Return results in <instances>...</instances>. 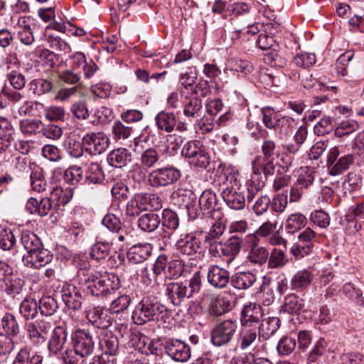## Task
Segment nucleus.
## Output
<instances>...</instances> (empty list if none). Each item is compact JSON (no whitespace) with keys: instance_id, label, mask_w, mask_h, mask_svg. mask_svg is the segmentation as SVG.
Returning a JSON list of instances; mask_svg holds the SVG:
<instances>
[{"instance_id":"nucleus-1","label":"nucleus","mask_w":364,"mask_h":364,"mask_svg":"<svg viewBox=\"0 0 364 364\" xmlns=\"http://www.w3.org/2000/svg\"><path fill=\"white\" fill-rule=\"evenodd\" d=\"M86 268V264L84 267H80L77 272V277L80 282L91 295L95 296H107L119 288V279L114 274H99L90 272Z\"/></svg>"},{"instance_id":"nucleus-30","label":"nucleus","mask_w":364,"mask_h":364,"mask_svg":"<svg viewBox=\"0 0 364 364\" xmlns=\"http://www.w3.org/2000/svg\"><path fill=\"white\" fill-rule=\"evenodd\" d=\"M21 243L27 251L26 255H30L43 247L42 242L39 237L33 232L29 231L22 232Z\"/></svg>"},{"instance_id":"nucleus-45","label":"nucleus","mask_w":364,"mask_h":364,"mask_svg":"<svg viewBox=\"0 0 364 364\" xmlns=\"http://www.w3.org/2000/svg\"><path fill=\"white\" fill-rule=\"evenodd\" d=\"M5 291L13 296L18 294L23 286V281L14 272L3 283Z\"/></svg>"},{"instance_id":"nucleus-23","label":"nucleus","mask_w":364,"mask_h":364,"mask_svg":"<svg viewBox=\"0 0 364 364\" xmlns=\"http://www.w3.org/2000/svg\"><path fill=\"white\" fill-rule=\"evenodd\" d=\"M132 160L131 152L125 148L112 150L107 156L108 164L115 168H122Z\"/></svg>"},{"instance_id":"nucleus-41","label":"nucleus","mask_w":364,"mask_h":364,"mask_svg":"<svg viewBox=\"0 0 364 364\" xmlns=\"http://www.w3.org/2000/svg\"><path fill=\"white\" fill-rule=\"evenodd\" d=\"M1 324L7 336H16L20 331L15 316L11 313H6L1 318Z\"/></svg>"},{"instance_id":"nucleus-27","label":"nucleus","mask_w":364,"mask_h":364,"mask_svg":"<svg viewBox=\"0 0 364 364\" xmlns=\"http://www.w3.org/2000/svg\"><path fill=\"white\" fill-rule=\"evenodd\" d=\"M307 219L301 213H296L289 215L284 224V228L287 233L293 235L306 225Z\"/></svg>"},{"instance_id":"nucleus-32","label":"nucleus","mask_w":364,"mask_h":364,"mask_svg":"<svg viewBox=\"0 0 364 364\" xmlns=\"http://www.w3.org/2000/svg\"><path fill=\"white\" fill-rule=\"evenodd\" d=\"M159 129L166 132H171L176 123V117L172 112H160L155 117Z\"/></svg>"},{"instance_id":"nucleus-54","label":"nucleus","mask_w":364,"mask_h":364,"mask_svg":"<svg viewBox=\"0 0 364 364\" xmlns=\"http://www.w3.org/2000/svg\"><path fill=\"white\" fill-rule=\"evenodd\" d=\"M38 304L41 314L46 316L53 315L58 308L56 301L50 296L43 297L39 300Z\"/></svg>"},{"instance_id":"nucleus-18","label":"nucleus","mask_w":364,"mask_h":364,"mask_svg":"<svg viewBox=\"0 0 364 364\" xmlns=\"http://www.w3.org/2000/svg\"><path fill=\"white\" fill-rule=\"evenodd\" d=\"M61 297L64 304L73 310H78L82 306L80 291L74 285L65 284L61 289Z\"/></svg>"},{"instance_id":"nucleus-53","label":"nucleus","mask_w":364,"mask_h":364,"mask_svg":"<svg viewBox=\"0 0 364 364\" xmlns=\"http://www.w3.org/2000/svg\"><path fill=\"white\" fill-rule=\"evenodd\" d=\"M16 237L9 228L0 226V248L3 250H11L16 244Z\"/></svg>"},{"instance_id":"nucleus-31","label":"nucleus","mask_w":364,"mask_h":364,"mask_svg":"<svg viewBox=\"0 0 364 364\" xmlns=\"http://www.w3.org/2000/svg\"><path fill=\"white\" fill-rule=\"evenodd\" d=\"M304 306V301L294 294L287 295L280 311L290 314H299Z\"/></svg>"},{"instance_id":"nucleus-26","label":"nucleus","mask_w":364,"mask_h":364,"mask_svg":"<svg viewBox=\"0 0 364 364\" xmlns=\"http://www.w3.org/2000/svg\"><path fill=\"white\" fill-rule=\"evenodd\" d=\"M355 217L364 218V201L350 207L348 213L341 220V224L344 225L346 220H349L353 225V230L351 233H356L359 231L361 225L355 220Z\"/></svg>"},{"instance_id":"nucleus-10","label":"nucleus","mask_w":364,"mask_h":364,"mask_svg":"<svg viewBox=\"0 0 364 364\" xmlns=\"http://www.w3.org/2000/svg\"><path fill=\"white\" fill-rule=\"evenodd\" d=\"M245 241L249 243L247 261L252 264L259 267L264 264L269 258L268 250L259 245V239L254 235H247Z\"/></svg>"},{"instance_id":"nucleus-16","label":"nucleus","mask_w":364,"mask_h":364,"mask_svg":"<svg viewBox=\"0 0 364 364\" xmlns=\"http://www.w3.org/2000/svg\"><path fill=\"white\" fill-rule=\"evenodd\" d=\"M208 283L218 289L225 287L230 281V273L225 269L217 264L210 265L207 272Z\"/></svg>"},{"instance_id":"nucleus-6","label":"nucleus","mask_w":364,"mask_h":364,"mask_svg":"<svg viewBox=\"0 0 364 364\" xmlns=\"http://www.w3.org/2000/svg\"><path fill=\"white\" fill-rule=\"evenodd\" d=\"M275 144L271 140H266L262 146L263 155L257 156L252 162V172L255 175L263 173L265 176H272L275 172L274 163Z\"/></svg>"},{"instance_id":"nucleus-50","label":"nucleus","mask_w":364,"mask_h":364,"mask_svg":"<svg viewBox=\"0 0 364 364\" xmlns=\"http://www.w3.org/2000/svg\"><path fill=\"white\" fill-rule=\"evenodd\" d=\"M44 116L49 122H64L65 119V109L60 106L51 105L44 109Z\"/></svg>"},{"instance_id":"nucleus-59","label":"nucleus","mask_w":364,"mask_h":364,"mask_svg":"<svg viewBox=\"0 0 364 364\" xmlns=\"http://www.w3.org/2000/svg\"><path fill=\"white\" fill-rule=\"evenodd\" d=\"M64 147L67 152L73 157L79 158L83 154L81 143L73 137H68L64 141Z\"/></svg>"},{"instance_id":"nucleus-8","label":"nucleus","mask_w":364,"mask_h":364,"mask_svg":"<svg viewBox=\"0 0 364 364\" xmlns=\"http://www.w3.org/2000/svg\"><path fill=\"white\" fill-rule=\"evenodd\" d=\"M52 328V323L46 319L30 321L25 325L27 338L34 346L43 344Z\"/></svg>"},{"instance_id":"nucleus-62","label":"nucleus","mask_w":364,"mask_h":364,"mask_svg":"<svg viewBox=\"0 0 364 364\" xmlns=\"http://www.w3.org/2000/svg\"><path fill=\"white\" fill-rule=\"evenodd\" d=\"M162 225L170 229L176 230L179 225V219L177 214L170 209H164L162 213Z\"/></svg>"},{"instance_id":"nucleus-19","label":"nucleus","mask_w":364,"mask_h":364,"mask_svg":"<svg viewBox=\"0 0 364 364\" xmlns=\"http://www.w3.org/2000/svg\"><path fill=\"white\" fill-rule=\"evenodd\" d=\"M258 328L251 325L242 326L237 339V346L242 350L252 347L259 341Z\"/></svg>"},{"instance_id":"nucleus-29","label":"nucleus","mask_w":364,"mask_h":364,"mask_svg":"<svg viewBox=\"0 0 364 364\" xmlns=\"http://www.w3.org/2000/svg\"><path fill=\"white\" fill-rule=\"evenodd\" d=\"M161 223L160 217L154 213H145L141 215L137 222L139 228L145 232H153L156 230Z\"/></svg>"},{"instance_id":"nucleus-4","label":"nucleus","mask_w":364,"mask_h":364,"mask_svg":"<svg viewBox=\"0 0 364 364\" xmlns=\"http://www.w3.org/2000/svg\"><path fill=\"white\" fill-rule=\"evenodd\" d=\"M350 148L341 143L331 147L328 152L327 166L331 176H337L350 168L354 161L353 154L348 153Z\"/></svg>"},{"instance_id":"nucleus-56","label":"nucleus","mask_w":364,"mask_h":364,"mask_svg":"<svg viewBox=\"0 0 364 364\" xmlns=\"http://www.w3.org/2000/svg\"><path fill=\"white\" fill-rule=\"evenodd\" d=\"M230 303L223 297L213 299L210 304V313L214 316H220L230 311Z\"/></svg>"},{"instance_id":"nucleus-28","label":"nucleus","mask_w":364,"mask_h":364,"mask_svg":"<svg viewBox=\"0 0 364 364\" xmlns=\"http://www.w3.org/2000/svg\"><path fill=\"white\" fill-rule=\"evenodd\" d=\"M280 326V320L277 317H269L262 320L258 328L259 336L267 340L272 336Z\"/></svg>"},{"instance_id":"nucleus-61","label":"nucleus","mask_w":364,"mask_h":364,"mask_svg":"<svg viewBox=\"0 0 364 364\" xmlns=\"http://www.w3.org/2000/svg\"><path fill=\"white\" fill-rule=\"evenodd\" d=\"M314 247V245H308L297 239L290 250V252L297 259L302 258L309 255Z\"/></svg>"},{"instance_id":"nucleus-17","label":"nucleus","mask_w":364,"mask_h":364,"mask_svg":"<svg viewBox=\"0 0 364 364\" xmlns=\"http://www.w3.org/2000/svg\"><path fill=\"white\" fill-rule=\"evenodd\" d=\"M86 317L92 325L102 329L109 327L113 319L107 311L101 306H96L87 311Z\"/></svg>"},{"instance_id":"nucleus-13","label":"nucleus","mask_w":364,"mask_h":364,"mask_svg":"<svg viewBox=\"0 0 364 364\" xmlns=\"http://www.w3.org/2000/svg\"><path fill=\"white\" fill-rule=\"evenodd\" d=\"M200 240L194 232L183 233L177 240L175 247L183 255H193L200 248Z\"/></svg>"},{"instance_id":"nucleus-57","label":"nucleus","mask_w":364,"mask_h":364,"mask_svg":"<svg viewBox=\"0 0 364 364\" xmlns=\"http://www.w3.org/2000/svg\"><path fill=\"white\" fill-rule=\"evenodd\" d=\"M53 84L44 79H35L29 83V89L37 95H42L51 91Z\"/></svg>"},{"instance_id":"nucleus-25","label":"nucleus","mask_w":364,"mask_h":364,"mask_svg":"<svg viewBox=\"0 0 364 364\" xmlns=\"http://www.w3.org/2000/svg\"><path fill=\"white\" fill-rule=\"evenodd\" d=\"M198 202L200 208L205 211L204 214L209 216L214 215L215 211H220L219 208L216 209V195L210 190L204 191L200 195Z\"/></svg>"},{"instance_id":"nucleus-2","label":"nucleus","mask_w":364,"mask_h":364,"mask_svg":"<svg viewBox=\"0 0 364 364\" xmlns=\"http://www.w3.org/2000/svg\"><path fill=\"white\" fill-rule=\"evenodd\" d=\"M72 349H66L62 354L65 364H81L82 359L94 351L95 341L90 332L77 329L71 335Z\"/></svg>"},{"instance_id":"nucleus-36","label":"nucleus","mask_w":364,"mask_h":364,"mask_svg":"<svg viewBox=\"0 0 364 364\" xmlns=\"http://www.w3.org/2000/svg\"><path fill=\"white\" fill-rule=\"evenodd\" d=\"M43 357L31 353L26 348H21L15 356L12 364H42Z\"/></svg>"},{"instance_id":"nucleus-12","label":"nucleus","mask_w":364,"mask_h":364,"mask_svg":"<svg viewBox=\"0 0 364 364\" xmlns=\"http://www.w3.org/2000/svg\"><path fill=\"white\" fill-rule=\"evenodd\" d=\"M82 143L90 154L97 155L107 150L109 144V139L103 133L92 132L83 136Z\"/></svg>"},{"instance_id":"nucleus-39","label":"nucleus","mask_w":364,"mask_h":364,"mask_svg":"<svg viewBox=\"0 0 364 364\" xmlns=\"http://www.w3.org/2000/svg\"><path fill=\"white\" fill-rule=\"evenodd\" d=\"M241 240L235 236L231 237L223 243V255L230 257L227 262L228 265L231 262H232L235 255L240 252L241 250Z\"/></svg>"},{"instance_id":"nucleus-11","label":"nucleus","mask_w":364,"mask_h":364,"mask_svg":"<svg viewBox=\"0 0 364 364\" xmlns=\"http://www.w3.org/2000/svg\"><path fill=\"white\" fill-rule=\"evenodd\" d=\"M164 347L167 355L176 362H187L191 356L190 346L181 340L168 339Z\"/></svg>"},{"instance_id":"nucleus-40","label":"nucleus","mask_w":364,"mask_h":364,"mask_svg":"<svg viewBox=\"0 0 364 364\" xmlns=\"http://www.w3.org/2000/svg\"><path fill=\"white\" fill-rule=\"evenodd\" d=\"M212 220L211 228L208 232L209 238L215 239L221 236L225 230V225L223 220L221 211H215L214 215L210 216Z\"/></svg>"},{"instance_id":"nucleus-21","label":"nucleus","mask_w":364,"mask_h":364,"mask_svg":"<svg viewBox=\"0 0 364 364\" xmlns=\"http://www.w3.org/2000/svg\"><path fill=\"white\" fill-rule=\"evenodd\" d=\"M162 156L163 154L159 149L149 147L141 153L139 161L143 168L150 169L159 164Z\"/></svg>"},{"instance_id":"nucleus-34","label":"nucleus","mask_w":364,"mask_h":364,"mask_svg":"<svg viewBox=\"0 0 364 364\" xmlns=\"http://www.w3.org/2000/svg\"><path fill=\"white\" fill-rule=\"evenodd\" d=\"M148 209L145 204L142 194L135 195L127 203L126 215L129 217H135L144 210Z\"/></svg>"},{"instance_id":"nucleus-35","label":"nucleus","mask_w":364,"mask_h":364,"mask_svg":"<svg viewBox=\"0 0 364 364\" xmlns=\"http://www.w3.org/2000/svg\"><path fill=\"white\" fill-rule=\"evenodd\" d=\"M256 282V276L251 272H237L232 277V286L238 289H245Z\"/></svg>"},{"instance_id":"nucleus-9","label":"nucleus","mask_w":364,"mask_h":364,"mask_svg":"<svg viewBox=\"0 0 364 364\" xmlns=\"http://www.w3.org/2000/svg\"><path fill=\"white\" fill-rule=\"evenodd\" d=\"M237 328L236 320L227 319L218 323L211 331V341L215 346H222L228 343L234 336Z\"/></svg>"},{"instance_id":"nucleus-48","label":"nucleus","mask_w":364,"mask_h":364,"mask_svg":"<svg viewBox=\"0 0 364 364\" xmlns=\"http://www.w3.org/2000/svg\"><path fill=\"white\" fill-rule=\"evenodd\" d=\"M100 346L105 352L103 353H109L115 357L119 348V341L117 338L112 334H107L104 336L100 341Z\"/></svg>"},{"instance_id":"nucleus-44","label":"nucleus","mask_w":364,"mask_h":364,"mask_svg":"<svg viewBox=\"0 0 364 364\" xmlns=\"http://www.w3.org/2000/svg\"><path fill=\"white\" fill-rule=\"evenodd\" d=\"M131 297L127 294H122L114 299L109 304V311L112 314H122L124 316L125 311L130 306Z\"/></svg>"},{"instance_id":"nucleus-43","label":"nucleus","mask_w":364,"mask_h":364,"mask_svg":"<svg viewBox=\"0 0 364 364\" xmlns=\"http://www.w3.org/2000/svg\"><path fill=\"white\" fill-rule=\"evenodd\" d=\"M313 279L310 272L301 270L296 272L291 280L292 289H300L309 286Z\"/></svg>"},{"instance_id":"nucleus-38","label":"nucleus","mask_w":364,"mask_h":364,"mask_svg":"<svg viewBox=\"0 0 364 364\" xmlns=\"http://www.w3.org/2000/svg\"><path fill=\"white\" fill-rule=\"evenodd\" d=\"M71 188L63 189L61 186H55L50 191V199L56 205L67 204L73 197Z\"/></svg>"},{"instance_id":"nucleus-15","label":"nucleus","mask_w":364,"mask_h":364,"mask_svg":"<svg viewBox=\"0 0 364 364\" xmlns=\"http://www.w3.org/2000/svg\"><path fill=\"white\" fill-rule=\"evenodd\" d=\"M53 259V255L43 247L30 255H23L22 260L30 268L38 269L49 264Z\"/></svg>"},{"instance_id":"nucleus-5","label":"nucleus","mask_w":364,"mask_h":364,"mask_svg":"<svg viewBox=\"0 0 364 364\" xmlns=\"http://www.w3.org/2000/svg\"><path fill=\"white\" fill-rule=\"evenodd\" d=\"M166 313V309L164 305L144 298L136 306L132 318L134 323L141 325L151 320H159Z\"/></svg>"},{"instance_id":"nucleus-20","label":"nucleus","mask_w":364,"mask_h":364,"mask_svg":"<svg viewBox=\"0 0 364 364\" xmlns=\"http://www.w3.org/2000/svg\"><path fill=\"white\" fill-rule=\"evenodd\" d=\"M152 247L149 243H139L132 247L128 252V259L134 264L146 260L151 255Z\"/></svg>"},{"instance_id":"nucleus-22","label":"nucleus","mask_w":364,"mask_h":364,"mask_svg":"<svg viewBox=\"0 0 364 364\" xmlns=\"http://www.w3.org/2000/svg\"><path fill=\"white\" fill-rule=\"evenodd\" d=\"M263 314V309L259 304L254 303L246 305L242 311V326L250 325L251 323H258Z\"/></svg>"},{"instance_id":"nucleus-55","label":"nucleus","mask_w":364,"mask_h":364,"mask_svg":"<svg viewBox=\"0 0 364 364\" xmlns=\"http://www.w3.org/2000/svg\"><path fill=\"white\" fill-rule=\"evenodd\" d=\"M298 172V178L296 181L297 184L304 188H308L313 183L315 178V172L312 168L309 166L301 167Z\"/></svg>"},{"instance_id":"nucleus-24","label":"nucleus","mask_w":364,"mask_h":364,"mask_svg":"<svg viewBox=\"0 0 364 364\" xmlns=\"http://www.w3.org/2000/svg\"><path fill=\"white\" fill-rule=\"evenodd\" d=\"M67 340V332L62 326H56L51 334L48 342V349L50 353L56 354L62 350Z\"/></svg>"},{"instance_id":"nucleus-52","label":"nucleus","mask_w":364,"mask_h":364,"mask_svg":"<svg viewBox=\"0 0 364 364\" xmlns=\"http://www.w3.org/2000/svg\"><path fill=\"white\" fill-rule=\"evenodd\" d=\"M105 175L100 165L97 163H90L86 172V180L91 183H100L104 180Z\"/></svg>"},{"instance_id":"nucleus-58","label":"nucleus","mask_w":364,"mask_h":364,"mask_svg":"<svg viewBox=\"0 0 364 364\" xmlns=\"http://www.w3.org/2000/svg\"><path fill=\"white\" fill-rule=\"evenodd\" d=\"M361 185L362 178L360 176L356 173L350 172L347 175V177L343 183V187L346 193H351L359 189L361 187Z\"/></svg>"},{"instance_id":"nucleus-63","label":"nucleus","mask_w":364,"mask_h":364,"mask_svg":"<svg viewBox=\"0 0 364 364\" xmlns=\"http://www.w3.org/2000/svg\"><path fill=\"white\" fill-rule=\"evenodd\" d=\"M73 115L78 119L85 120L90 117L87 105L85 101L75 102L70 107Z\"/></svg>"},{"instance_id":"nucleus-51","label":"nucleus","mask_w":364,"mask_h":364,"mask_svg":"<svg viewBox=\"0 0 364 364\" xmlns=\"http://www.w3.org/2000/svg\"><path fill=\"white\" fill-rule=\"evenodd\" d=\"M267 261L269 268H279L288 262V259L283 250L274 248L270 255L269 254Z\"/></svg>"},{"instance_id":"nucleus-33","label":"nucleus","mask_w":364,"mask_h":364,"mask_svg":"<svg viewBox=\"0 0 364 364\" xmlns=\"http://www.w3.org/2000/svg\"><path fill=\"white\" fill-rule=\"evenodd\" d=\"M188 159L191 165L205 168L210 164V157L205 147L201 144Z\"/></svg>"},{"instance_id":"nucleus-64","label":"nucleus","mask_w":364,"mask_h":364,"mask_svg":"<svg viewBox=\"0 0 364 364\" xmlns=\"http://www.w3.org/2000/svg\"><path fill=\"white\" fill-rule=\"evenodd\" d=\"M339 360L340 364H364V355L358 352H343Z\"/></svg>"},{"instance_id":"nucleus-60","label":"nucleus","mask_w":364,"mask_h":364,"mask_svg":"<svg viewBox=\"0 0 364 364\" xmlns=\"http://www.w3.org/2000/svg\"><path fill=\"white\" fill-rule=\"evenodd\" d=\"M296 340L293 338L284 336L282 338L277 346V350L280 355H288L295 349Z\"/></svg>"},{"instance_id":"nucleus-47","label":"nucleus","mask_w":364,"mask_h":364,"mask_svg":"<svg viewBox=\"0 0 364 364\" xmlns=\"http://www.w3.org/2000/svg\"><path fill=\"white\" fill-rule=\"evenodd\" d=\"M111 244L109 241H97L91 248L90 256L95 260H101L109 255Z\"/></svg>"},{"instance_id":"nucleus-46","label":"nucleus","mask_w":364,"mask_h":364,"mask_svg":"<svg viewBox=\"0 0 364 364\" xmlns=\"http://www.w3.org/2000/svg\"><path fill=\"white\" fill-rule=\"evenodd\" d=\"M202 102L200 99L194 97L185 104L183 114L188 118L200 117L202 112Z\"/></svg>"},{"instance_id":"nucleus-49","label":"nucleus","mask_w":364,"mask_h":364,"mask_svg":"<svg viewBox=\"0 0 364 364\" xmlns=\"http://www.w3.org/2000/svg\"><path fill=\"white\" fill-rule=\"evenodd\" d=\"M343 294L349 299L355 301L360 306H364V296L362 291L353 284L348 282L343 285Z\"/></svg>"},{"instance_id":"nucleus-42","label":"nucleus","mask_w":364,"mask_h":364,"mask_svg":"<svg viewBox=\"0 0 364 364\" xmlns=\"http://www.w3.org/2000/svg\"><path fill=\"white\" fill-rule=\"evenodd\" d=\"M252 65L249 61L238 58H232L228 61L225 72L228 73L230 71L232 73L235 72L246 74L247 73H250L252 70Z\"/></svg>"},{"instance_id":"nucleus-7","label":"nucleus","mask_w":364,"mask_h":364,"mask_svg":"<svg viewBox=\"0 0 364 364\" xmlns=\"http://www.w3.org/2000/svg\"><path fill=\"white\" fill-rule=\"evenodd\" d=\"M181 177V171L173 166L153 170L148 175V183L154 188L164 187L177 182Z\"/></svg>"},{"instance_id":"nucleus-14","label":"nucleus","mask_w":364,"mask_h":364,"mask_svg":"<svg viewBox=\"0 0 364 364\" xmlns=\"http://www.w3.org/2000/svg\"><path fill=\"white\" fill-rule=\"evenodd\" d=\"M222 196L231 209L239 210L245 207V198L240 186L226 187L222 192Z\"/></svg>"},{"instance_id":"nucleus-3","label":"nucleus","mask_w":364,"mask_h":364,"mask_svg":"<svg viewBox=\"0 0 364 364\" xmlns=\"http://www.w3.org/2000/svg\"><path fill=\"white\" fill-rule=\"evenodd\" d=\"M201 285V277L199 272L193 274L188 282H171L166 284V293L174 306H179L186 298L193 296Z\"/></svg>"},{"instance_id":"nucleus-37","label":"nucleus","mask_w":364,"mask_h":364,"mask_svg":"<svg viewBox=\"0 0 364 364\" xmlns=\"http://www.w3.org/2000/svg\"><path fill=\"white\" fill-rule=\"evenodd\" d=\"M19 311L24 318L33 319L38 314V302L33 299L26 298L21 301Z\"/></svg>"}]
</instances>
